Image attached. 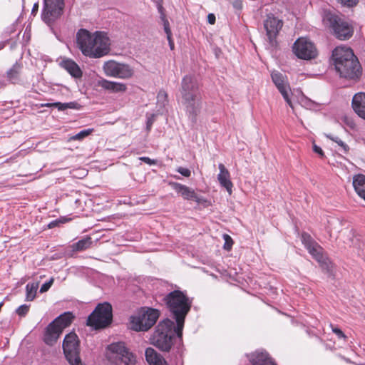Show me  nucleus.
<instances>
[{
  "mask_svg": "<svg viewBox=\"0 0 365 365\" xmlns=\"http://www.w3.org/2000/svg\"><path fill=\"white\" fill-rule=\"evenodd\" d=\"M76 43L84 56L92 58H101L110 50L108 38L101 31L91 34L81 29L76 34Z\"/></svg>",
  "mask_w": 365,
  "mask_h": 365,
  "instance_id": "f257e3e1",
  "label": "nucleus"
},
{
  "mask_svg": "<svg viewBox=\"0 0 365 365\" xmlns=\"http://www.w3.org/2000/svg\"><path fill=\"white\" fill-rule=\"evenodd\" d=\"M331 60L341 77L354 81L359 79L362 68L351 48L345 46L336 47L332 51Z\"/></svg>",
  "mask_w": 365,
  "mask_h": 365,
  "instance_id": "f03ea898",
  "label": "nucleus"
},
{
  "mask_svg": "<svg viewBox=\"0 0 365 365\" xmlns=\"http://www.w3.org/2000/svg\"><path fill=\"white\" fill-rule=\"evenodd\" d=\"M171 317L176 322V333L179 338L182 337L185 319L190 310L192 302L186 294L180 290H174L163 298Z\"/></svg>",
  "mask_w": 365,
  "mask_h": 365,
  "instance_id": "7ed1b4c3",
  "label": "nucleus"
},
{
  "mask_svg": "<svg viewBox=\"0 0 365 365\" xmlns=\"http://www.w3.org/2000/svg\"><path fill=\"white\" fill-rule=\"evenodd\" d=\"M180 94L188 117L192 122H196L197 115L200 110L199 103L200 95L198 83L194 76L190 75L184 76L181 82Z\"/></svg>",
  "mask_w": 365,
  "mask_h": 365,
  "instance_id": "20e7f679",
  "label": "nucleus"
},
{
  "mask_svg": "<svg viewBox=\"0 0 365 365\" xmlns=\"http://www.w3.org/2000/svg\"><path fill=\"white\" fill-rule=\"evenodd\" d=\"M176 327L173 321L165 319L159 322L150 337V343L162 351L168 352L175 339Z\"/></svg>",
  "mask_w": 365,
  "mask_h": 365,
  "instance_id": "39448f33",
  "label": "nucleus"
},
{
  "mask_svg": "<svg viewBox=\"0 0 365 365\" xmlns=\"http://www.w3.org/2000/svg\"><path fill=\"white\" fill-rule=\"evenodd\" d=\"M113 322V309L108 302L99 303L89 314L86 325L95 330L105 329Z\"/></svg>",
  "mask_w": 365,
  "mask_h": 365,
  "instance_id": "423d86ee",
  "label": "nucleus"
},
{
  "mask_svg": "<svg viewBox=\"0 0 365 365\" xmlns=\"http://www.w3.org/2000/svg\"><path fill=\"white\" fill-rule=\"evenodd\" d=\"M159 316L156 309L143 308L138 315L130 317V328L135 331H146L156 323Z\"/></svg>",
  "mask_w": 365,
  "mask_h": 365,
  "instance_id": "0eeeda50",
  "label": "nucleus"
},
{
  "mask_svg": "<svg viewBox=\"0 0 365 365\" xmlns=\"http://www.w3.org/2000/svg\"><path fill=\"white\" fill-rule=\"evenodd\" d=\"M323 21L326 26L332 29L335 36L340 40L348 39L353 34L351 26L335 14L327 13Z\"/></svg>",
  "mask_w": 365,
  "mask_h": 365,
  "instance_id": "6e6552de",
  "label": "nucleus"
},
{
  "mask_svg": "<svg viewBox=\"0 0 365 365\" xmlns=\"http://www.w3.org/2000/svg\"><path fill=\"white\" fill-rule=\"evenodd\" d=\"M62 347L70 365H84L80 357V341L75 332H70L65 336Z\"/></svg>",
  "mask_w": 365,
  "mask_h": 365,
  "instance_id": "1a4fd4ad",
  "label": "nucleus"
},
{
  "mask_svg": "<svg viewBox=\"0 0 365 365\" xmlns=\"http://www.w3.org/2000/svg\"><path fill=\"white\" fill-rule=\"evenodd\" d=\"M64 0H43L42 20L50 27L62 15Z\"/></svg>",
  "mask_w": 365,
  "mask_h": 365,
  "instance_id": "9d476101",
  "label": "nucleus"
},
{
  "mask_svg": "<svg viewBox=\"0 0 365 365\" xmlns=\"http://www.w3.org/2000/svg\"><path fill=\"white\" fill-rule=\"evenodd\" d=\"M103 71L107 76L128 79L133 76V69L128 64L115 61H106L103 65Z\"/></svg>",
  "mask_w": 365,
  "mask_h": 365,
  "instance_id": "9b49d317",
  "label": "nucleus"
},
{
  "mask_svg": "<svg viewBox=\"0 0 365 365\" xmlns=\"http://www.w3.org/2000/svg\"><path fill=\"white\" fill-rule=\"evenodd\" d=\"M292 51L299 58L311 60L317 57L314 44L306 38H299L292 46Z\"/></svg>",
  "mask_w": 365,
  "mask_h": 365,
  "instance_id": "f8f14e48",
  "label": "nucleus"
},
{
  "mask_svg": "<svg viewBox=\"0 0 365 365\" xmlns=\"http://www.w3.org/2000/svg\"><path fill=\"white\" fill-rule=\"evenodd\" d=\"M283 26V21L272 14L267 15L264 21V28L271 47L275 48L277 46V37Z\"/></svg>",
  "mask_w": 365,
  "mask_h": 365,
  "instance_id": "ddd939ff",
  "label": "nucleus"
},
{
  "mask_svg": "<svg viewBox=\"0 0 365 365\" xmlns=\"http://www.w3.org/2000/svg\"><path fill=\"white\" fill-rule=\"evenodd\" d=\"M108 350L115 355V358L120 360L125 365L133 364L135 357L130 352L123 341L114 342L108 346Z\"/></svg>",
  "mask_w": 365,
  "mask_h": 365,
  "instance_id": "4468645a",
  "label": "nucleus"
},
{
  "mask_svg": "<svg viewBox=\"0 0 365 365\" xmlns=\"http://www.w3.org/2000/svg\"><path fill=\"white\" fill-rule=\"evenodd\" d=\"M309 253L318 262L321 268L327 273L332 271V263L328 257L323 254V248L318 244L307 250Z\"/></svg>",
  "mask_w": 365,
  "mask_h": 365,
  "instance_id": "2eb2a0df",
  "label": "nucleus"
},
{
  "mask_svg": "<svg viewBox=\"0 0 365 365\" xmlns=\"http://www.w3.org/2000/svg\"><path fill=\"white\" fill-rule=\"evenodd\" d=\"M169 185L173 187V190L178 194H180L183 199L187 200H193L197 203H202L206 202L202 197H199L195 190L185 185L180 184L176 182H170Z\"/></svg>",
  "mask_w": 365,
  "mask_h": 365,
  "instance_id": "dca6fc26",
  "label": "nucleus"
},
{
  "mask_svg": "<svg viewBox=\"0 0 365 365\" xmlns=\"http://www.w3.org/2000/svg\"><path fill=\"white\" fill-rule=\"evenodd\" d=\"M272 80L274 85L277 86L279 91L282 95L284 99L287 103V104L292 108V101L289 97L288 88L287 85L284 83V76L278 72L274 71L271 74Z\"/></svg>",
  "mask_w": 365,
  "mask_h": 365,
  "instance_id": "f3484780",
  "label": "nucleus"
},
{
  "mask_svg": "<svg viewBox=\"0 0 365 365\" xmlns=\"http://www.w3.org/2000/svg\"><path fill=\"white\" fill-rule=\"evenodd\" d=\"M247 357L252 365H277L265 351H256Z\"/></svg>",
  "mask_w": 365,
  "mask_h": 365,
  "instance_id": "a211bd4d",
  "label": "nucleus"
},
{
  "mask_svg": "<svg viewBox=\"0 0 365 365\" xmlns=\"http://www.w3.org/2000/svg\"><path fill=\"white\" fill-rule=\"evenodd\" d=\"M61 334L60 328H57L51 322L45 329L43 340L46 344L53 346Z\"/></svg>",
  "mask_w": 365,
  "mask_h": 365,
  "instance_id": "6ab92c4d",
  "label": "nucleus"
},
{
  "mask_svg": "<svg viewBox=\"0 0 365 365\" xmlns=\"http://www.w3.org/2000/svg\"><path fill=\"white\" fill-rule=\"evenodd\" d=\"M220 173L217 175V180L220 185L225 187L227 192L231 195L232 192L233 184L230 180V174L228 170L222 163L218 165Z\"/></svg>",
  "mask_w": 365,
  "mask_h": 365,
  "instance_id": "aec40b11",
  "label": "nucleus"
},
{
  "mask_svg": "<svg viewBox=\"0 0 365 365\" xmlns=\"http://www.w3.org/2000/svg\"><path fill=\"white\" fill-rule=\"evenodd\" d=\"M351 106L357 115L365 120V93H356L352 98Z\"/></svg>",
  "mask_w": 365,
  "mask_h": 365,
  "instance_id": "412c9836",
  "label": "nucleus"
},
{
  "mask_svg": "<svg viewBox=\"0 0 365 365\" xmlns=\"http://www.w3.org/2000/svg\"><path fill=\"white\" fill-rule=\"evenodd\" d=\"M98 86L105 90L112 93H123L127 90V86L123 83L110 81L106 79H101L98 81Z\"/></svg>",
  "mask_w": 365,
  "mask_h": 365,
  "instance_id": "4be33fe9",
  "label": "nucleus"
},
{
  "mask_svg": "<svg viewBox=\"0 0 365 365\" xmlns=\"http://www.w3.org/2000/svg\"><path fill=\"white\" fill-rule=\"evenodd\" d=\"M145 355V359L150 365H168L165 359L153 348H147Z\"/></svg>",
  "mask_w": 365,
  "mask_h": 365,
  "instance_id": "5701e85b",
  "label": "nucleus"
},
{
  "mask_svg": "<svg viewBox=\"0 0 365 365\" xmlns=\"http://www.w3.org/2000/svg\"><path fill=\"white\" fill-rule=\"evenodd\" d=\"M61 66L72 77L80 78L82 77L83 72L79 66L71 59H66L62 61Z\"/></svg>",
  "mask_w": 365,
  "mask_h": 365,
  "instance_id": "b1692460",
  "label": "nucleus"
},
{
  "mask_svg": "<svg viewBox=\"0 0 365 365\" xmlns=\"http://www.w3.org/2000/svg\"><path fill=\"white\" fill-rule=\"evenodd\" d=\"M74 319L72 313L68 312L59 315L56 317L51 323L56 325L57 328H60V330L63 332V330L69 327Z\"/></svg>",
  "mask_w": 365,
  "mask_h": 365,
  "instance_id": "393cba45",
  "label": "nucleus"
},
{
  "mask_svg": "<svg viewBox=\"0 0 365 365\" xmlns=\"http://www.w3.org/2000/svg\"><path fill=\"white\" fill-rule=\"evenodd\" d=\"M41 107H48V108H57L58 110L63 111L66 109H74L79 110L81 108V106L76 101H71L68 103H61V102H55V103H43L41 106Z\"/></svg>",
  "mask_w": 365,
  "mask_h": 365,
  "instance_id": "a878e982",
  "label": "nucleus"
},
{
  "mask_svg": "<svg viewBox=\"0 0 365 365\" xmlns=\"http://www.w3.org/2000/svg\"><path fill=\"white\" fill-rule=\"evenodd\" d=\"M353 186L357 194L365 200V175L359 174L354 176Z\"/></svg>",
  "mask_w": 365,
  "mask_h": 365,
  "instance_id": "bb28decb",
  "label": "nucleus"
},
{
  "mask_svg": "<svg viewBox=\"0 0 365 365\" xmlns=\"http://www.w3.org/2000/svg\"><path fill=\"white\" fill-rule=\"evenodd\" d=\"M93 241L91 237L86 236V237L73 243L71 245L73 252H82L91 247Z\"/></svg>",
  "mask_w": 365,
  "mask_h": 365,
  "instance_id": "cd10ccee",
  "label": "nucleus"
},
{
  "mask_svg": "<svg viewBox=\"0 0 365 365\" xmlns=\"http://www.w3.org/2000/svg\"><path fill=\"white\" fill-rule=\"evenodd\" d=\"M21 66L15 63L7 72V78L12 83H16L19 80Z\"/></svg>",
  "mask_w": 365,
  "mask_h": 365,
  "instance_id": "c85d7f7f",
  "label": "nucleus"
},
{
  "mask_svg": "<svg viewBox=\"0 0 365 365\" xmlns=\"http://www.w3.org/2000/svg\"><path fill=\"white\" fill-rule=\"evenodd\" d=\"M38 289V284L36 283H29L26 286V300L32 301L35 299L36 291Z\"/></svg>",
  "mask_w": 365,
  "mask_h": 365,
  "instance_id": "c756f323",
  "label": "nucleus"
},
{
  "mask_svg": "<svg viewBox=\"0 0 365 365\" xmlns=\"http://www.w3.org/2000/svg\"><path fill=\"white\" fill-rule=\"evenodd\" d=\"M325 135L327 138L337 143L338 145L341 148V150L344 153H347L349 152V145L346 143H345L343 140H341L338 136H334L331 134H326Z\"/></svg>",
  "mask_w": 365,
  "mask_h": 365,
  "instance_id": "7c9ffc66",
  "label": "nucleus"
},
{
  "mask_svg": "<svg viewBox=\"0 0 365 365\" xmlns=\"http://www.w3.org/2000/svg\"><path fill=\"white\" fill-rule=\"evenodd\" d=\"M302 242L307 250L309 249L312 246H316V244L317 243L309 234L306 232H304L302 235Z\"/></svg>",
  "mask_w": 365,
  "mask_h": 365,
  "instance_id": "2f4dec72",
  "label": "nucleus"
},
{
  "mask_svg": "<svg viewBox=\"0 0 365 365\" xmlns=\"http://www.w3.org/2000/svg\"><path fill=\"white\" fill-rule=\"evenodd\" d=\"M93 131V128H88L85 130H81L77 134L71 136L70 138V140H81L86 137L88 136L90 134H91Z\"/></svg>",
  "mask_w": 365,
  "mask_h": 365,
  "instance_id": "473e14b6",
  "label": "nucleus"
},
{
  "mask_svg": "<svg viewBox=\"0 0 365 365\" xmlns=\"http://www.w3.org/2000/svg\"><path fill=\"white\" fill-rule=\"evenodd\" d=\"M70 220V219H68L65 217H61L60 218L58 219H56V220H54L51 222H50L47 227L48 229H52V228H54L56 227H58L61 224H63L65 222H67Z\"/></svg>",
  "mask_w": 365,
  "mask_h": 365,
  "instance_id": "72a5a7b5",
  "label": "nucleus"
},
{
  "mask_svg": "<svg viewBox=\"0 0 365 365\" xmlns=\"http://www.w3.org/2000/svg\"><path fill=\"white\" fill-rule=\"evenodd\" d=\"M160 18L163 22V29L167 35V38H170V36H172L170 23L164 14H162Z\"/></svg>",
  "mask_w": 365,
  "mask_h": 365,
  "instance_id": "f704fd0d",
  "label": "nucleus"
},
{
  "mask_svg": "<svg viewBox=\"0 0 365 365\" xmlns=\"http://www.w3.org/2000/svg\"><path fill=\"white\" fill-rule=\"evenodd\" d=\"M223 238L225 240V243H224V245H223V248L225 250L230 251L232 249V247L233 240H232V237L230 235H227V234H225L223 235Z\"/></svg>",
  "mask_w": 365,
  "mask_h": 365,
  "instance_id": "c9c22d12",
  "label": "nucleus"
},
{
  "mask_svg": "<svg viewBox=\"0 0 365 365\" xmlns=\"http://www.w3.org/2000/svg\"><path fill=\"white\" fill-rule=\"evenodd\" d=\"M29 311V305L23 304L17 308V309L16 310V312L19 317H24L27 314Z\"/></svg>",
  "mask_w": 365,
  "mask_h": 365,
  "instance_id": "e433bc0d",
  "label": "nucleus"
},
{
  "mask_svg": "<svg viewBox=\"0 0 365 365\" xmlns=\"http://www.w3.org/2000/svg\"><path fill=\"white\" fill-rule=\"evenodd\" d=\"M344 123L351 129H354L356 127V123L354 120L350 117L344 116L342 119Z\"/></svg>",
  "mask_w": 365,
  "mask_h": 365,
  "instance_id": "4c0bfd02",
  "label": "nucleus"
},
{
  "mask_svg": "<svg viewBox=\"0 0 365 365\" xmlns=\"http://www.w3.org/2000/svg\"><path fill=\"white\" fill-rule=\"evenodd\" d=\"M53 282V279H51L48 282H46L44 284H43L40 288V292L43 293V292H47L51 287Z\"/></svg>",
  "mask_w": 365,
  "mask_h": 365,
  "instance_id": "58836bf2",
  "label": "nucleus"
},
{
  "mask_svg": "<svg viewBox=\"0 0 365 365\" xmlns=\"http://www.w3.org/2000/svg\"><path fill=\"white\" fill-rule=\"evenodd\" d=\"M177 172L183 175L184 177H190L191 175V171L186 168L179 167L177 169Z\"/></svg>",
  "mask_w": 365,
  "mask_h": 365,
  "instance_id": "ea45409f",
  "label": "nucleus"
},
{
  "mask_svg": "<svg viewBox=\"0 0 365 365\" xmlns=\"http://www.w3.org/2000/svg\"><path fill=\"white\" fill-rule=\"evenodd\" d=\"M341 4L347 6H354L356 5L359 0H338Z\"/></svg>",
  "mask_w": 365,
  "mask_h": 365,
  "instance_id": "a19ab883",
  "label": "nucleus"
},
{
  "mask_svg": "<svg viewBox=\"0 0 365 365\" xmlns=\"http://www.w3.org/2000/svg\"><path fill=\"white\" fill-rule=\"evenodd\" d=\"M332 331L336 334L339 339H345L346 336L344 332L338 327H332Z\"/></svg>",
  "mask_w": 365,
  "mask_h": 365,
  "instance_id": "79ce46f5",
  "label": "nucleus"
},
{
  "mask_svg": "<svg viewBox=\"0 0 365 365\" xmlns=\"http://www.w3.org/2000/svg\"><path fill=\"white\" fill-rule=\"evenodd\" d=\"M157 98L158 101H162V103H164L167 101V93L164 91H160L158 93Z\"/></svg>",
  "mask_w": 365,
  "mask_h": 365,
  "instance_id": "37998d69",
  "label": "nucleus"
},
{
  "mask_svg": "<svg viewBox=\"0 0 365 365\" xmlns=\"http://www.w3.org/2000/svg\"><path fill=\"white\" fill-rule=\"evenodd\" d=\"M140 160L150 165H155L156 163L155 160L150 159L148 157H140Z\"/></svg>",
  "mask_w": 365,
  "mask_h": 365,
  "instance_id": "c03bdc74",
  "label": "nucleus"
},
{
  "mask_svg": "<svg viewBox=\"0 0 365 365\" xmlns=\"http://www.w3.org/2000/svg\"><path fill=\"white\" fill-rule=\"evenodd\" d=\"M313 150L314 153L319 154L321 157L324 156V151L322 150V149L319 146H318L315 144H314V145H313Z\"/></svg>",
  "mask_w": 365,
  "mask_h": 365,
  "instance_id": "a18cd8bd",
  "label": "nucleus"
},
{
  "mask_svg": "<svg viewBox=\"0 0 365 365\" xmlns=\"http://www.w3.org/2000/svg\"><path fill=\"white\" fill-rule=\"evenodd\" d=\"M216 18L215 14H209L207 15V21L210 24H214L215 23Z\"/></svg>",
  "mask_w": 365,
  "mask_h": 365,
  "instance_id": "49530a36",
  "label": "nucleus"
},
{
  "mask_svg": "<svg viewBox=\"0 0 365 365\" xmlns=\"http://www.w3.org/2000/svg\"><path fill=\"white\" fill-rule=\"evenodd\" d=\"M38 11V3H35L32 7L31 15L36 16Z\"/></svg>",
  "mask_w": 365,
  "mask_h": 365,
  "instance_id": "de8ad7c7",
  "label": "nucleus"
},
{
  "mask_svg": "<svg viewBox=\"0 0 365 365\" xmlns=\"http://www.w3.org/2000/svg\"><path fill=\"white\" fill-rule=\"evenodd\" d=\"M169 43V46L170 47V49L173 50L174 48V42L172 38V36H170V38H167Z\"/></svg>",
  "mask_w": 365,
  "mask_h": 365,
  "instance_id": "09e8293b",
  "label": "nucleus"
},
{
  "mask_svg": "<svg viewBox=\"0 0 365 365\" xmlns=\"http://www.w3.org/2000/svg\"><path fill=\"white\" fill-rule=\"evenodd\" d=\"M151 125H152V122L148 120V123H147V130H150Z\"/></svg>",
  "mask_w": 365,
  "mask_h": 365,
  "instance_id": "8fccbe9b",
  "label": "nucleus"
},
{
  "mask_svg": "<svg viewBox=\"0 0 365 365\" xmlns=\"http://www.w3.org/2000/svg\"><path fill=\"white\" fill-rule=\"evenodd\" d=\"M78 202H80V200L78 198L75 199V203H78Z\"/></svg>",
  "mask_w": 365,
  "mask_h": 365,
  "instance_id": "3c124183",
  "label": "nucleus"
},
{
  "mask_svg": "<svg viewBox=\"0 0 365 365\" xmlns=\"http://www.w3.org/2000/svg\"><path fill=\"white\" fill-rule=\"evenodd\" d=\"M176 179H180V178L179 176H175V177Z\"/></svg>",
  "mask_w": 365,
  "mask_h": 365,
  "instance_id": "603ef678",
  "label": "nucleus"
}]
</instances>
